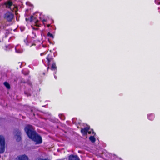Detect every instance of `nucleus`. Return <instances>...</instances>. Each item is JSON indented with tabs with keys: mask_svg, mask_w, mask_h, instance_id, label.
I'll list each match as a JSON object with an SVG mask.
<instances>
[{
	"mask_svg": "<svg viewBox=\"0 0 160 160\" xmlns=\"http://www.w3.org/2000/svg\"><path fill=\"white\" fill-rule=\"evenodd\" d=\"M24 130L29 138L35 142L36 144H40L42 143V140L41 137L34 130L32 125H27Z\"/></svg>",
	"mask_w": 160,
	"mask_h": 160,
	"instance_id": "nucleus-1",
	"label": "nucleus"
},
{
	"mask_svg": "<svg viewBox=\"0 0 160 160\" xmlns=\"http://www.w3.org/2000/svg\"><path fill=\"white\" fill-rule=\"evenodd\" d=\"M83 126L84 127L81 130V132L83 136H85L88 132L89 134H92L94 136L96 134L93 131L92 129L90 130V127L87 124L83 123H81V125Z\"/></svg>",
	"mask_w": 160,
	"mask_h": 160,
	"instance_id": "nucleus-2",
	"label": "nucleus"
},
{
	"mask_svg": "<svg viewBox=\"0 0 160 160\" xmlns=\"http://www.w3.org/2000/svg\"><path fill=\"white\" fill-rule=\"evenodd\" d=\"M5 149V139L3 136H0V153H3Z\"/></svg>",
	"mask_w": 160,
	"mask_h": 160,
	"instance_id": "nucleus-3",
	"label": "nucleus"
},
{
	"mask_svg": "<svg viewBox=\"0 0 160 160\" xmlns=\"http://www.w3.org/2000/svg\"><path fill=\"white\" fill-rule=\"evenodd\" d=\"M14 17V15L12 12H8L4 15V19L8 22H11Z\"/></svg>",
	"mask_w": 160,
	"mask_h": 160,
	"instance_id": "nucleus-4",
	"label": "nucleus"
},
{
	"mask_svg": "<svg viewBox=\"0 0 160 160\" xmlns=\"http://www.w3.org/2000/svg\"><path fill=\"white\" fill-rule=\"evenodd\" d=\"M24 42L25 45L30 48H33L36 46V44L27 38L24 40Z\"/></svg>",
	"mask_w": 160,
	"mask_h": 160,
	"instance_id": "nucleus-5",
	"label": "nucleus"
},
{
	"mask_svg": "<svg viewBox=\"0 0 160 160\" xmlns=\"http://www.w3.org/2000/svg\"><path fill=\"white\" fill-rule=\"evenodd\" d=\"M26 21L29 20L30 22L33 21L34 22L35 25L37 26H39V25L38 24V20H36V15L35 14H34L32 16H31L29 19H28L27 18H26Z\"/></svg>",
	"mask_w": 160,
	"mask_h": 160,
	"instance_id": "nucleus-6",
	"label": "nucleus"
},
{
	"mask_svg": "<svg viewBox=\"0 0 160 160\" xmlns=\"http://www.w3.org/2000/svg\"><path fill=\"white\" fill-rule=\"evenodd\" d=\"M4 4L7 7L10 8L12 11H13L15 7V6L13 5L12 2L10 1L5 2Z\"/></svg>",
	"mask_w": 160,
	"mask_h": 160,
	"instance_id": "nucleus-7",
	"label": "nucleus"
},
{
	"mask_svg": "<svg viewBox=\"0 0 160 160\" xmlns=\"http://www.w3.org/2000/svg\"><path fill=\"white\" fill-rule=\"evenodd\" d=\"M15 135L17 136L16 138V140L17 142H19L21 139V137H20L21 135V131L19 130H16L15 132Z\"/></svg>",
	"mask_w": 160,
	"mask_h": 160,
	"instance_id": "nucleus-8",
	"label": "nucleus"
},
{
	"mask_svg": "<svg viewBox=\"0 0 160 160\" xmlns=\"http://www.w3.org/2000/svg\"><path fill=\"white\" fill-rule=\"evenodd\" d=\"M18 160H28V157L25 155L19 156L17 157Z\"/></svg>",
	"mask_w": 160,
	"mask_h": 160,
	"instance_id": "nucleus-9",
	"label": "nucleus"
},
{
	"mask_svg": "<svg viewBox=\"0 0 160 160\" xmlns=\"http://www.w3.org/2000/svg\"><path fill=\"white\" fill-rule=\"evenodd\" d=\"M155 115L153 113H151L148 114L147 115L148 119L151 121H152L154 119Z\"/></svg>",
	"mask_w": 160,
	"mask_h": 160,
	"instance_id": "nucleus-10",
	"label": "nucleus"
},
{
	"mask_svg": "<svg viewBox=\"0 0 160 160\" xmlns=\"http://www.w3.org/2000/svg\"><path fill=\"white\" fill-rule=\"evenodd\" d=\"M68 160H79V157L77 155H71L69 157Z\"/></svg>",
	"mask_w": 160,
	"mask_h": 160,
	"instance_id": "nucleus-11",
	"label": "nucleus"
},
{
	"mask_svg": "<svg viewBox=\"0 0 160 160\" xmlns=\"http://www.w3.org/2000/svg\"><path fill=\"white\" fill-rule=\"evenodd\" d=\"M46 58L48 62V66L47 68V71H48V69L49 68V66L50 65V62L52 60H53V58L52 57L49 55H48Z\"/></svg>",
	"mask_w": 160,
	"mask_h": 160,
	"instance_id": "nucleus-12",
	"label": "nucleus"
},
{
	"mask_svg": "<svg viewBox=\"0 0 160 160\" xmlns=\"http://www.w3.org/2000/svg\"><path fill=\"white\" fill-rule=\"evenodd\" d=\"M51 69L52 71H54V74L56 73L57 71V68L56 63L55 62H53L51 68Z\"/></svg>",
	"mask_w": 160,
	"mask_h": 160,
	"instance_id": "nucleus-13",
	"label": "nucleus"
},
{
	"mask_svg": "<svg viewBox=\"0 0 160 160\" xmlns=\"http://www.w3.org/2000/svg\"><path fill=\"white\" fill-rule=\"evenodd\" d=\"M89 139L92 143L96 141V138L94 136H90L89 138Z\"/></svg>",
	"mask_w": 160,
	"mask_h": 160,
	"instance_id": "nucleus-14",
	"label": "nucleus"
},
{
	"mask_svg": "<svg viewBox=\"0 0 160 160\" xmlns=\"http://www.w3.org/2000/svg\"><path fill=\"white\" fill-rule=\"evenodd\" d=\"M18 45H17L15 47V50L16 52L18 53H22L23 52V50L22 49H18Z\"/></svg>",
	"mask_w": 160,
	"mask_h": 160,
	"instance_id": "nucleus-15",
	"label": "nucleus"
},
{
	"mask_svg": "<svg viewBox=\"0 0 160 160\" xmlns=\"http://www.w3.org/2000/svg\"><path fill=\"white\" fill-rule=\"evenodd\" d=\"M40 20L42 21V22L44 23V22H46L47 20V19L46 18H44V19H43V18H42V14H40Z\"/></svg>",
	"mask_w": 160,
	"mask_h": 160,
	"instance_id": "nucleus-16",
	"label": "nucleus"
},
{
	"mask_svg": "<svg viewBox=\"0 0 160 160\" xmlns=\"http://www.w3.org/2000/svg\"><path fill=\"white\" fill-rule=\"evenodd\" d=\"M4 85L8 89L10 88V85L8 82H5L4 83Z\"/></svg>",
	"mask_w": 160,
	"mask_h": 160,
	"instance_id": "nucleus-17",
	"label": "nucleus"
},
{
	"mask_svg": "<svg viewBox=\"0 0 160 160\" xmlns=\"http://www.w3.org/2000/svg\"><path fill=\"white\" fill-rule=\"evenodd\" d=\"M59 116L61 120H64L65 119V117L62 114H59Z\"/></svg>",
	"mask_w": 160,
	"mask_h": 160,
	"instance_id": "nucleus-18",
	"label": "nucleus"
},
{
	"mask_svg": "<svg viewBox=\"0 0 160 160\" xmlns=\"http://www.w3.org/2000/svg\"><path fill=\"white\" fill-rule=\"evenodd\" d=\"M22 72L25 75H27L28 74L29 72H28V71L27 70L25 71V70H22Z\"/></svg>",
	"mask_w": 160,
	"mask_h": 160,
	"instance_id": "nucleus-19",
	"label": "nucleus"
},
{
	"mask_svg": "<svg viewBox=\"0 0 160 160\" xmlns=\"http://www.w3.org/2000/svg\"><path fill=\"white\" fill-rule=\"evenodd\" d=\"M36 37V33L34 32V31H32V38H34Z\"/></svg>",
	"mask_w": 160,
	"mask_h": 160,
	"instance_id": "nucleus-20",
	"label": "nucleus"
},
{
	"mask_svg": "<svg viewBox=\"0 0 160 160\" xmlns=\"http://www.w3.org/2000/svg\"><path fill=\"white\" fill-rule=\"evenodd\" d=\"M48 37H50L51 38H53V36L52 35V34L50 33V32H48Z\"/></svg>",
	"mask_w": 160,
	"mask_h": 160,
	"instance_id": "nucleus-21",
	"label": "nucleus"
},
{
	"mask_svg": "<svg viewBox=\"0 0 160 160\" xmlns=\"http://www.w3.org/2000/svg\"><path fill=\"white\" fill-rule=\"evenodd\" d=\"M41 46H43V47H44V46L43 45H42V44H41L38 47L37 46L35 47V48L37 50H38L39 49V47H41Z\"/></svg>",
	"mask_w": 160,
	"mask_h": 160,
	"instance_id": "nucleus-22",
	"label": "nucleus"
},
{
	"mask_svg": "<svg viewBox=\"0 0 160 160\" xmlns=\"http://www.w3.org/2000/svg\"><path fill=\"white\" fill-rule=\"evenodd\" d=\"M26 4L27 5H29L30 4V3L28 2H26Z\"/></svg>",
	"mask_w": 160,
	"mask_h": 160,
	"instance_id": "nucleus-23",
	"label": "nucleus"
},
{
	"mask_svg": "<svg viewBox=\"0 0 160 160\" xmlns=\"http://www.w3.org/2000/svg\"><path fill=\"white\" fill-rule=\"evenodd\" d=\"M55 74H54V78H55V79H57V76L55 75Z\"/></svg>",
	"mask_w": 160,
	"mask_h": 160,
	"instance_id": "nucleus-24",
	"label": "nucleus"
},
{
	"mask_svg": "<svg viewBox=\"0 0 160 160\" xmlns=\"http://www.w3.org/2000/svg\"><path fill=\"white\" fill-rule=\"evenodd\" d=\"M75 118H73L72 119V122H73V123H74V121H75Z\"/></svg>",
	"mask_w": 160,
	"mask_h": 160,
	"instance_id": "nucleus-25",
	"label": "nucleus"
},
{
	"mask_svg": "<svg viewBox=\"0 0 160 160\" xmlns=\"http://www.w3.org/2000/svg\"><path fill=\"white\" fill-rule=\"evenodd\" d=\"M18 64H20V68H21V65H22V64L20 63V62H18Z\"/></svg>",
	"mask_w": 160,
	"mask_h": 160,
	"instance_id": "nucleus-26",
	"label": "nucleus"
},
{
	"mask_svg": "<svg viewBox=\"0 0 160 160\" xmlns=\"http://www.w3.org/2000/svg\"><path fill=\"white\" fill-rule=\"evenodd\" d=\"M50 26V24H48L47 25V26L48 27H49Z\"/></svg>",
	"mask_w": 160,
	"mask_h": 160,
	"instance_id": "nucleus-27",
	"label": "nucleus"
},
{
	"mask_svg": "<svg viewBox=\"0 0 160 160\" xmlns=\"http://www.w3.org/2000/svg\"><path fill=\"white\" fill-rule=\"evenodd\" d=\"M33 29H35V30H37L38 29L37 28L36 29H35V28H33Z\"/></svg>",
	"mask_w": 160,
	"mask_h": 160,
	"instance_id": "nucleus-28",
	"label": "nucleus"
},
{
	"mask_svg": "<svg viewBox=\"0 0 160 160\" xmlns=\"http://www.w3.org/2000/svg\"><path fill=\"white\" fill-rule=\"evenodd\" d=\"M38 160H43L42 159H38Z\"/></svg>",
	"mask_w": 160,
	"mask_h": 160,
	"instance_id": "nucleus-29",
	"label": "nucleus"
},
{
	"mask_svg": "<svg viewBox=\"0 0 160 160\" xmlns=\"http://www.w3.org/2000/svg\"><path fill=\"white\" fill-rule=\"evenodd\" d=\"M78 152H79V153H80V150H78Z\"/></svg>",
	"mask_w": 160,
	"mask_h": 160,
	"instance_id": "nucleus-30",
	"label": "nucleus"
},
{
	"mask_svg": "<svg viewBox=\"0 0 160 160\" xmlns=\"http://www.w3.org/2000/svg\"><path fill=\"white\" fill-rule=\"evenodd\" d=\"M23 30H24V29H22V30L21 29V30L22 31H23Z\"/></svg>",
	"mask_w": 160,
	"mask_h": 160,
	"instance_id": "nucleus-31",
	"label": "nucleus"
},
{
	"mask_svg": "<svg viewBox=\"0 0 160 160\" xmlns=\"http://www.w3.org/2000/svg\"><path fill=\"white\" fill-rule=\"evenodd\" d=\"M25 94H27V93H26V92H25Z\"/></svg>",
	"mask_w": 160,
	"mask_h": 160,
	"instance_id": "nucleus-32",
	"label": "nucleus"
},
{
	"mask_svg": "<svg viewBox=\"0 0 160 160\" xmlns=\"http://www.w3.org/2000/svg\"><path fill=\"white\" fill-rule=\"evenodd\" d=\"M43 74L45 75V73L44 72L43 73Z\"/></svg>",
	"mask_w": 160,
	"mask_h": 160,
	"instance_id": "nucleus-33",
	"label": "nucleus"
},
{
	"mask_svg": "<svg viewBox=\"0 0 160 160\" xmlns=\"http://www.w3.org/2000/svg\"><path fill=\"white\" fill-rule=\"evenodd\" d=\"M77 128H79V127L78 126H77Z\"/></svg>",
	"mask_w": 160,
	"mask_h": 160,
	"instance_id": "nucleus-34",
	"label": "nucleus"
},
{
	"mask_svg": "<svg viewBox=\"0 0 160 160\" xmlns=\"http://www.w3.org/2000/svg\"><path fill=\"white\" fill-rule=\"evenodd\" d=\"M158 12H160V11H159Z\"/></svg>",
	"mask_w": 160,
	"mask_h": 160,
	"instance_id": "nucleus-35",
	"label": "nucleus"
},
{
	"mask_svg": "<svg viewBox=\"0 0 160 160\" xmlns=\"http://www.w3.org/2000/svg\"><path fill=\"white\" fill-rule=\"evenodd\" d=\"M2 0H0V1H1Z\"/></svg>",
	"mask_w": 160,
	"mask_h": 160,
	"instance_id": "nucleus-36",
	"label": "nucleus"
}]
</instances>
